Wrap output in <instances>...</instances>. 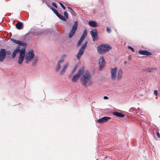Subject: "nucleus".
Returning a JSON list of instances; mask_svg holds the SVG:
<instances>
[{
    "instance_id": "1",
    "label": "nucleus",
    "mask_w": 160,
    "mask_h": 160,
    "mask_svg": "<svg viewBox=\"0 0 160 160\" xmlns=\"http://www.w3.org/2000/svg\"><path fill=\"white\" fill-rule=\"evenodd\" d=\"M92 75L89 72H87L83 74L80 79V82L83 86L87 87V86H90L92 84Z\"/></svg>"
},
{
    "instance_id": "2",
    "label": "nucleus",
    "mask_w": 160,
    "mask_h": 160,
    "mask_svg": "<svg viewBox=\"0 0 160 160\" xmlns=\"http://www.w3.org/2000/svg\"><path fill=\"white\" fill-rule=\"evenodd\" d=\"M112 48V47L108 44H100L97 47L98 52L99 54H103L108 51Z\"/></svg>"
},
{
    "instance_id": "3",
    "label": "nucleus",
    "mask_w": 160,
    "mask_h": 160,
    "mask_svg": "<svg viewBox=\"0 0 160 160\" xmlns=\"http://www.w3.org/2000/svg\"><path fill=\"white\" fill-rule=\"evenodd\" d=\"M90 33L92 36L93 41H96L98 38V32L97 30L94 29L90 31Z\"/></svg>"
},
{
    "instance_id": "4",
    "label": "nucleus",
    "mask_w": 160,
    "mask_h": 160,
    "mask_svg": "<svg viewBox=\"0 0 160 160\" xmlns=\"http://www.w3.org/2000/svg\"><path fill=\"white\" fill-rule=\"evenodd\" d=\"M6 55L4 48L1 49L0 51V62H2L6 58Z\"/></svg>"
},
{
    "instance_id": "5",
    "label": "nucleus",
    "mask_w": 160,
    "mask_h": 160,
    "mask_svg": "<svg viewBox=\"0 0 160 160\" xmlns=\"http://www.w3.org/2000/svg\"><path fill=\"white\" fill-rule=\"evenodd\" d=\"M117 71V67L111 68V78L113 80H115L116 78Z\"/></svg>"
},
{
    "instance_id": "6",
    "label": "nucleus",
    "mask_w": 160,
    "mask_h": 160,
    "mask_svg": "<svg viewBox=\"0 0 160 160\" xmlns=\"http://www.w3.org/2000/svg\"><path fill=\"white\" fill-rule=\"evenodd\" d=\"M99 69L100 70L102 69L105 64V62L104 58L103 57L100 58L99 60Z\"/></svg>"
},
{
    "instance_id": "7",
    "label": "nucleus",
    "mask_w": 160,
    "mask_h": 160,
    "mask_svg": "<svg viewBox=\"0 0 160 160\" xmlns=\"http://www.w3.org/2000/svg\"><path fill=\"white\" fill-rule=\"evenodd\" d=\"M34 56L33 50L31 49L29 51L28 53L26 55L25 57L32 60L33 59Z\"/></svg>"
},
{
    "instance_id": "8",
    "label": "nucleus",
    "mask_w": 160,
    "mask_h": 160,
    "mask_svg": "<svg viewBox=\"0 0 160 160\" xmlns=\"http://www.w3.org/2000/svg\"><path fill=\"white\" fill-rule=\"evenodd\" d=\"M51 10L54 13L55 15L59 18L62 19H65L63 15L60 14L57 11V10L52 7L50 8Z\"/></svg>"
},
{
    "instance_id": "9",
    "label": "nucleus",
    "mask_w": 160,
    "mask_h": 160,
    "mask_svg": "<svg viewBox=\"0 0 160 160\" xmlns=\"http://www.w3.org/2000/svg\"><path fill=\"white\" fill-rule=\"evenodd\" d=\"M110 119V118L109 117H104L101 118L98 120L97 122L99 123H102L103 122L107 121L108 120Z\"/></svg>"
},
{
    "instance_id": "10",
    "label": "nucleus",
    "mask_w": 160,
    "mask_h": 160,
    "mask_svg": "<svg viewBox=\"0 0 160 160\" xmlns=\"http://www.w3.org/2000/svg\"><path fill=\"white\" fill-rule=\"evenodd\" d=\"M139 54L144 55H150L152 54L151 52L147 50H140L138 52Z\"/></svg>"
},
{
    "instance_id": "11",
    "label": "nucleus",
    "mask_w": 160,
    "mask_h": 160,
    "mask_svg": "<svg viewBox=\"0 0 160 160\" xmlns=\"http://www.w3.org/2000/svg\"><path fill=\"white\" fill-rule=\"evenodd\" d=\"M25 57V55L19 54V56L18 60V63L19 64L21 65L22 64Z\"/></svg>"
},
{
    "instance_id": "12",
    "label": "nucleus",
    "mask_w": 160,
    "mask_h": 160,
    "mask_svg": "<svg viewBox=\"0 0 160 160\" xmlns=\"http://www.w3.org/2000/svg\"><path fill=\"white\" fill-rule=\"evenodd\" d=\"M88 24L91 27L95 28L98 26V23L96 21L91 20L88 22Z\"/></svg>"
},
{
    "instance_id": "13",
    "label": "nucleus",
    "mask_w": 160,
    "mask_h": 160,
    "mask_svg": "<svg viewBox=\"0 0 160 160\" xmlns=\"http://www.w3.org/2000/svg\"><path fill=\"white\" fill-rule=\"evenodd\" d=\"M16 28L18 30L22 29L23 28L22 23L20 22H18L16 24Z\"/></svg>"
},
{
    "instance_id": "14",
    "label": "nucleus",
    "mask_w": 160,
    "mask_h": 160,
    "mask_svg": "<svg viewBox=\"0 0 160 160\" xmlns=\"http://www.w3.org/2000/svg\"><path fill=\"white\" fill-rule=\"evenodd\" d=\"M123 72L121 69H119L118 72L117 79L120 80L122 77Z\"/></svg>"
},
{
    "instance_id": "15",
    "label": "nucleus",
    "mask_w": 160,
    "mask_h": 160,
    "mask_svg": "<svg viewBox=\"0 0 160 160\" xmlns=\"http://www.w3.org/2000/svg\"><path fill=\"white\" fill-rule=\"evenodd\" d=\"M84 51V50L81 48L79 49L76 56L77 59H79L80 58L81 56L83 54Z\"/></svg>"
},
{
    "instance_id": "16",
    "label": "nucleus",
    "mask_w": 160,
    "mask_h": 160,
    "mask_svg": "<svg viewBox=\"0 0 160 160\" xmlns=\"http://www.w3.org/2000/svg\"><path fill=\"white\" fill-rule=\"evenodd\" d=\"M68 64H65L63 66V67L60 73V75H62L64 73L65 71L66 70V69L68 67Z\"/></svg>"
},
{
    "instance_id": "17",
    "label": "nucleus",
    "mask_w": 160,
    "mask_h": 160,
    "mask_svg": "<svg viewBox=\"0 0 160 160\" xmlns=\"http://www.w3.org/2000/svg\"><path fill=\"white\" fill-rule=\"evenodd\" d=\"M112 114L113 115L118 117L123 118L125 116V115L124 114L118 112H113Z\"/></svg>"
},
{
    "instance_id": "18",
    "label": "nucleus",
    "mask_w": 160,
    "mask_h": 160,
    "mask_svg": "<svg viewBox=\"0 0 160 160\" xmlns=\"http://www.w3.org/2000/svg\"><path fill=\"white\" fill-rule=\"evenodd\" d=\"M78 25V23L77 21H75L74 22V23L72 25V29L76 31Z\"/></svg>"
},
{
    "instance_id": "19",
    "label": "nucleus",
    "mask_w": 160,
    "mask_h": 160,
    "mask_svg": "<svg viewBox=\"0 0 160 160\" xmlns=\"http://www.w3.org/2000/svg\"><path fill=\"white\" fill-rule=\"evenodd\" d=\"M79 76L77 74L74 75L72 77V81L74 82H76Z\"/></svg>"
},
{
    "instance_id": "20",
    "label": "nucleus",
    "mask_w": 160,
    "mask_h": 160,
    "mask_svg": "<svg viewBox=\"0 0 160 160\" xmlns=\"http://www.w3.org/2000/svg\"><path fill=\"white\" fill-rule=\"evenodd\" d=\"M25 47L22 48L19 51V52L20 53L19 54L25 55Z\"/></svg>"
},
{
    "instance_id": "21",
    "label": "nucleus",
    "mask_w": 160,
    "mask_h": 160,
    "mask_svg": "<svg viewBox=\"0 0 160 160\" xmlns=\"http://www.w3.org/2000/svg\"><path fill=\"white\" fill-rule=\"evenodd\" d=\"M64 14L65 16V17H64V18L65 19H62L61 18H59L60 19L62 20H63L64 21H66L67 20V19H68V14L67 12L66 11H64Z\"/></svg>"
},
{
    "instance_id": "22",
    "label": "nucleus",
    "mask_w": 160,
    "mask_h": 160,
    "mask_svg": "<svg viewBox=\"0 0 160 160\" xmlns=\"http://www.w3.org/2000/svg\"><path fill=\"white\" fill-rule=\"evenodd\" d=\"M76 31L73 30L72 29H71V31L69 33V38H72V36L74 35V34L75 33Z\"/></svg>"
},
{
    "instance_id": "23",
    "label": "nucleus",
    "mask_w": 160,
    "mask_h": 160,
    "mask_svg": "<svg viewBox=\"0 0 160 160\" xmlns=\"http://www.w3.org/2000/svg\"><path fill=\"white\" fill-rule=\"evenodd\" d=\"M38 56H36L34 59V61L32 62V65L33 66H34L36 64L38 60Z\"/></svg>"
},
{
    "instance_id": "24",
    "label": "nucleus",
    "mask_w": 160,
    "mask_h": 160,
    "mask_svg": "<svg viewBox=\"0 0 160 160\" xmlns=\"http://www.w3.org/2000/svg\"><path fill=\"white\" fill-rule=\"evenodd\" d=\"M84 70L82 68H80L78 70V72L77 73V74H78V76H80L82 73H83Z\"/></svg>"
},
{
    "instance_id": "25",
    "label": "nucleus",
    "mask_w": 160,
    "mask_h": 160,
    "mask_svg": "<svg viewBox=\"0 0 160 160\" xmlns=\"http://www.w3.org/2000/svg\"><path fill=\"white\" fill-rule=\"evenodd\" d=\"M84 38H84V37H83L82 36H81V37L80 39H79V41H78V43H77V46H79L81 44V43L84 40Z\"/></svg>"
},
{
    "instance_id": "26",
    "label": "nucleus",
    "mask_w": 160,
    "mask_h": 160,
    "mask_svg": "<svg viewBox=\"0 0 160 160\" xmlns=\"http://www.w3.org/2000/svg\"><path fill=\"white\" fill-rule=\"evenodd\" d=\"M18 52H19V51L17 50L16 49H15L14 50L12 54V58H15V57L16 56V54Z\"/></svg>"
},
{
    "instance_id": "27",
    "label": "nucleus",
    "mask_w": 160,
    "mask_h": 160,
    "mask_svg": "<svg viewBox=\"0 0 160 160\" xmlns=\"http://www.w3.org/2000/svg\"><path fill=\"white\" fill-rule=\"evenodd\" d=\"M9 39L14 43L17 44L18 43L19 41V40H16L14 39L11 38H9Z\"/></svg>"
},
{
    "instance_id": "28",
    "label": "nucleus",
    "mask_w": 160,
    "mask_h": 160,
    "mask_svg": "<svg viewBox=\"0 0 160 160\" xmlns=\"http://www.w3.org/2000/svg\"><path fill=\"white\" fill-rule=\"evenodd\" d=\"M19 44H20V45L21 46H23L25 47L27 46V43L26 42H21L20 41H19Z\"/></svg>"
},
{
    "instance_id": "29",
    "label": "nucleus",
    "mask_w": 160,
    "mask_h": 160,
    "mask_svg": "<svg viewBox=\"0 0 160 160\" xmlns=\"http://www.w3.org/2000/svg\"><path fill=\"white\" fill-rule=\"evenodd\" d=\"M87 35V30L86 29H84L83 31V34L81 36H82V37H84V38H85L86 36Z\"/></svg>"
},
{
    "instance_id": "30",
    "label": "nucleus",
    "mask_w": 160,
    "mask_h": 160,
    "mask_svg": "<svg viewBox=\"0 0 160 160\" xmlns=\"http://www.w3.org/2000/svg\"><path fill=\"white\" fill-rule=\"evenodd\" d=\"M61 64L57 63L56 67V71L58 72L61 68Z\"/></svg>"
},
{
    "instance_id": "31",
    "label": "nucleus",
    "mask_w": 160,
    "mask_h": 160,
    "mask_svg": "<svg viewBox=\"0 0 160 160\" xmlns=\"http://www.w3.org/2000/svg\"><path fill=\"white\" fill-rule=\"evenodd\" d=\"M87 42H86L82 45L80 48L84 50L87 46Z\"/></svg>"
},
{
    "instance_id": "32",
    "label": "nucleus",
    "mask_w": 160,
    "mask_h": 160,
    "mask_svg": "<svg viewBox=\"0 0 160 160\" xmlns=\"http://www.w3.org/2000/svg\"><path fill=\"white\" fill-rule=\"evenodd\" d=\"M17 44H18V45L17 46V48L15 49H16L17 50H18L19 51V50H20V48H21V46L19 43H18Z\"/></svg>"
},
{
    "instance_id": "33",
    "label": "nucleus",
    "mask_w": 160,
    "mask_h": 160,
    "mask_svg": "<svg viewBox=\"0 0 160 160\" xmlns=\"http://www.w3.org/2000/svg\"><path fill=\"white\" fill-rule=\"evenodd\" d=\"M4 50L5 51L6 55L7 54L8 55H9L11 54V52L10 51V50L6 51V49H4Z\"/></svg>"
},
{
    "instance_id": "34",
    "label": "nucleus",
    "mask_w": 160,
    "mask_h": 160,
    "mask_svg": "<svg viewBox=\"0 0 160 160\" xmlns=\"http://www.w3.org/2000/svg\"><path fill=\"white\" fill-rule=\"evenodd\" d=\"M59 4L60 5L61 7L62 8H63V9L64 10H65L66 9V7H65L62 4V3L61 2H59Z\"/></svg>"
},
{
    "instance_id": "35",
    "label": "nucleus",
    "mask_w": 160,
    "mask_h": 160,
    "mask_svg": "<svg viewBox=\"0 0 160 160\" xmlns=\"http://www.w3.org/2000/svg\"><path fill=\"white\" fill-rule=\"evenodd\" d=\"M70 10V13H71V14H72V12H74V11L72 9V8L70 7H67Z\"/></svg>"
},
{
    "instance_id": "36",
    "label": "nucleus",
    "mask_w": 160,
    "mask_h": 160,
    "mask_svg": "<svg viewBox=\"0 0 160 160\" xmlns=\"http://www.w3.org/2000/svg\"><path fill=\"white\" fill-rule=\"evenodd\" d=\"M25 59L26 60V61L25 62L26 63H28L29 62L31 61V60L28 59V58H26L25 57Z\"/></svg>"
},
{
    "instance_id": "37",
    "label": "nucleus",
    "mask_w": 160,
    "mask_h": 160,
    "mask_svg": "<svg viewBox=\"0 0 160 160\" xmlns=\"http://www.w3.org/2000/svg\"><path fill=\"white\" fill-rule=\"evenodd\" d=\"M128 48L129 49H130L132 52H134V49L131 46H128Z\"/></svg>"
},
{
    "instance_id": "38",
    "label": "nucleus",
    "mask_w": 160,
    "mask_h": 160,
    "mask_svg": "<svg viewBox=\"0 0 160 160\" xmlns=\"http://www.w3.org/2000/svg\"><path fill=\"white\" fill-rule=\"evenodd\" d=\"M154 69L153 68H149L147 69L148 71L149 72H152L153 70H154Z\"/></svg>"
},
{
    "instance_id": "39",
    "label": "nucleus",
    "mask_w": 160,
    "mask_h": 160,
    "mask_svg": "<svg viewBox=\"0 0 160 160\" xmlns=\"http://www.w3.org/2000/svg\"><path fill=\"white\" fill-rule=\"evenodd\" d=\"M52 5L53 6L56 8H57V6L56 5V4L55 2H52Z\"/></svg>"
},
{
    "instance_id": "40",
    "label": "nucleus",
    "mask_w": 160,
    "mask_h": 160,
    "mask_svg": "<svg viewBox=\"0 0 160 160\" xmlns=\"http://www.w3.org/2000/svg\"><path fill=\"white\" fill-rule=\"evenodd\" d=\"M64 61L63 59H62L61 60H60L58 62V63H59V64H61V63L62 62Z\"/></svg>"
},
{
    "instance_id": "41",
    "label": "nucleus",
    "mask_w": 160,
    "mask_h": 160,
    "mask_svg": "<svg viewBox=\"0 0 160 160\" xmlns=\"http://www.w3.org/2000/svg\"><path fill=\"white\" fill-rule=\"evenodd\" d=\"M107 31L108 32L110 33L111 31V30L110 28L108 27L107 28Z\"/></svg>"
},
{
    "instance_id": "42",
    "label": "nucleus",
    "mask_w": 160,
    "mask_h": 160,
    "mask_svg": "<svg viewBox=\"0 0 160 160\" xmlns=\"http://www.w3.org/2000/svg\"><path fill=\"white\" fill-rule=\"evenodd\" d=\"M66 56V55L65 54H62V59H63L64 60V58Z\"/></svg>"
},
{
    "instance_id": "43",
    "label": "nucleus",
    "mask_w": 160,
    "mask_h": 160,
    "mask_svg": "<svg viewBox=\"0 0 160 160\" xmlns=\"http://www.w3.org/2000/svg\"><path fill=\"white\" fill-rule=\"evenodd\" d=\"M154 94L156 95L157 96L158 95V91L157 90H154Z\"/></svg>"
},
{
    "instance_id": "44",
    "label": "nucleus",
    "mask_w": 160,
    "mask_h": 160,
    "mask_svg": "<svg viewBox=\"0 0 160 160\" xmlns=\"http://www.w3.org/2000/svg\"><path fill=\"white\" fill-rule=\"evenodd\" d=\"M157 134L158 138H160V134H159V132H157Z\"/></svg>"
},
{
    "instance_id": "45",
    "label": "nucleus",
    "mask_w": 160,
    "mask_h": 160,
    "mask_svg": "<svg viewBox=\"0 0 160 160\" xmlns=\"http://www.w3.org/2000/svg\"><path fill=\"white\" fill-rule=\"evenodd\" d=\"M103 98L105 99H108V97L107 96H104V97H103Z\"/></svg>"
},
{
    "instance_id": "46",
    "label": "nucleus",
    "mask_w": 160,
    "mask_h": 160,
    "mask_svg": "<svg viewBox=\"0 0 160 160\" xmlns=\"http://www.w3.org/2000/svg\"><path fill=\"white\" fill-rule=\"evenodd\" d=\"M76 70V68H74L72 72V73H73Z\"/></svg>"
},
{
    "instance_id": "47",
    "label": "nucleus",
    "mask_w": 160,
    "mask_h": 160,
    "mask_svg": "<svg viewBox=\"0 0 160 160\" xmlns=\"http://www.w3.org/2000/svg\"><path fill=\"white\" fill-rule=\"evenodd\" d=\"M38 34L39 35L41 34L42 33V32H38Z\"/></svg>"
},
{
    "instance_id": "48",
    "label": "nucleus",
    "mask_w": 160,
    "mask_h": 160,
    "mask_svg": "<svg viewBox=\"0 0 160 160\" xmlns=\"http://www.w3.org/2000/svg\"><path fill=\"white\" fill-rule=\"evenodd\" d=\"M138 109V110H140V108H138V109Z\"/></svg>"
},
{
    "instance_id": "49",
    "label": "nucleus",
    "mask_w": 160,
    "mask_h": 160,
    "mask_svg": "<svg viewBox=\"0 0 160 160\" xmlns=\"http://www.w3.org/2000/svg\"><path fill=\"white\" fill-rule=\"evenodd\" d=\"M132 110V108H131L130 109L129 111H130Z\"/></svg>"
}]
</instances>
